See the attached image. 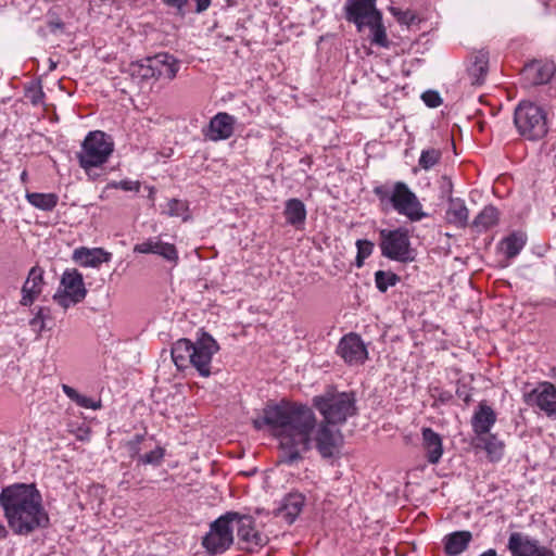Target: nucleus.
Masks as SVG:
<instances>
[{
  "instance_id": "obj_52",
  "label": "nucleus",
  "mask_w": 556,
  "mask_h": 556,
  "mask_svg": "<svg viewBox=\"0 0 556 556\" xmlns=\"http://www.w3.org/2000/svg\"><path fill=\"white\" fill-rule=\"evenodd\" d=\"M127 447H128V451H129V454H130V457L131 458H137L139 459V456H142L140 454V451H141V446L139 444H134L131 442H128L127 443Z\"/></svg>"
},
{
  "instance_id": "obj_4",
  "label": "nucleus",
  "mask_w": 556,
  "mask_h": 556,
  "mask_svg": "<svg viewBox=\"0 0 556 556\" xmlns=\"http://www.w3.org/2000/svg\"><path fill=\"white\" fill-rule=\"evenodd\" d=\"M372 193L378 198L382 208L392 207L410 222H419L428 216L416 193L404 181L376 185Z\"/></svg>"
},
{
  "instance_id": "obj_58",
  "label": "nucleus",
  "mask_w": 556,
  "mask_h": 556,
  "mask_svg": "<svg viewBox=\"0 0 556 556\" xmlns=\"http://www.w3.org/2000/svg\"><path fill=\"white\" fill-rule=\"evenodd\" d=\"M21 179L23 181H25L27 179V172L26 170H23L22 174H21Z\"/></svg>"
},
{
  "instance_id": "obj_11",
  "label": "nucleus",
  "mask_w": 556,
  "mask_h": 556,
  "mask_svg": "<svg viewBox=\"0 0 556 556\" xmlns=\"http://www.w3.org/2000/svg\"><path fill=\"white\" fill-rule=\"evenodd\" d=\"M62 290H58L53 300L63 308L80 303L87 295L83 275L76 268H67L61 277Z\"/></svg>"
},
{
  "instance_id": "obj_22",
  "label": "nucleus",
  "mask_w": 556,
  "mask_h": 556,
  "mask_svg": "<svg viewBox=\"0 0 556 556\" xmlns=\"http://www.w3.org/2000/svg\"><path fill=\"white\" fill-rule=\"evenodd\" d=\"M149 62L153 64L156 79L166 78L172 80L176 77L179 70V61L167 52L153 55Z\"/></svg>"
},
{
  "instance_id": "obj_29",
  "label": "nucleus",
  "mask_w": 556,
  "mask_h": 556,
  "mask_svg": "<svg viewBox=\"0 0 556 556\" xmlns=\"http://www.w3.org/2000/svg\"><path fill=\"white\" fill-rule=\"evenodd\" d=\"M151 60L152 56H148L142 60L131 62L126 67L125 73H127L137 84L148 81L150 79H156L153 64L149 62Z\"/></svg>"
},
{
  "instance_id": "obj_6",
  "label": "nucleus",
  "mask_w": 556,
  "mask_h": 556,
  "mask_svg": "<svg viewBox=\"0 0 556 556\" xmlns=\"http://www.w3.org/2000/svg\"><path fill=\"white\" fill-rule=\"evenodd\" d=\"M313 406L323 416V422L341 426L349 417L357 414L356 399L353 392L327 390L313 397Z\"/></svg>"
},
{
  "instance_id": "obj_34",
  "label": "nucleus",
  "mask_w": 556,
  "mask_h": 556,
  "mask_svg": "<svg viewBox=\"0 0 556 556\" xmlns=\"http://www.w3.org/2000/svg\"><path fill=\"white\" fill-rule=\"evenodd\" d=\"M555 65L554 63H545L541 64L535 62L527 67L528 72H535L532 81L535 85L547 84L555 74Z\"/></svg>"
},
{
  "instance_id": "obj_46",
  "label": "nucleus",
  "mask_w": 556,
  "mask_h": 556,
  "mask_svg": "<svg viewBox=\"0 0 556 556\" xmlns=\"http://www.w3.org/2000/svg\"><path fill=\"white\" fill-rule=\"evenodd\" d=\"M421 99L428 108L434 109L441 105L442 98L435 90H427L421 94Z\"/></svg>"
},
{
  "instance_id": "obj_7",
  "label": "nucleus",
  "mask_w": 556,
  "mask_h": 556,
  "mask_svg": "<svg viewBox=\"0 0 556 556\" xmlns=\"http://www.w3.org/2000/svg\"><path fill=\"white\" fill-rule=\"evenodd\" d=\"M514 124L518 134L530 141L544 138L548 131L545 109L531 101H521L515 108Z\"/></svg>"
},
{
  "instance_id": "obj_27",
  "label": "nucleus",
  "mask_w": 556,
  "mask_h": 556,
  "mask_svg": "<svg viewBox=\"0 0 556 556\" xmlns=\"http://www.w3.org/2000/svg\"><path fill=\"white\" fill-rule=\"evenodd\" d=\"M283 215L288 225L295 229H302L307 215L305 204L296 198L288 199L285 203Z\"/></svg>"
},
{
  "instance_id": "obj_30",
  "label": "nucleus",
  "mask_w": 556,
  "mask_h": 556,
  "mask_svg": "<svg viewBox=\"0 0 556 556\" xmlns=\"http://www.w3.org/2000/svg\"><path fill=\"white\" fill-rule=\"evenodd\" d=\"M527 242V236L521 231H515L501 241V250L507 258L516 257Z\"/></svg>"
},
{
  "instance_id": "obj_47",
  "label": "nucleus",
  "mask_w": 556,
  "mask_h": 556,
  "mask_svg": "<svg viewBox=\"0 0 556 556\" xmlns=\"http://www.w3.org/2000/svg\"><path fill=\"white\" fill-rule=\"evenodd\" d=\"M472 388L463 382L462 380H457L456 395L464 401L466 405H469L472 401L471 396Z\"/></svg>"
},
{
  "instance_id": "obj_53",
  "label": "nucleus",
  "mask_w": 556,
  "mask_h": 556,
  "mask_svg": "<svg viewBox=\"0 0 556 556\" xmlns=\"http://www.w3.org/2000/svg\"><path fill=\"white\" fill-rule=\"evenodd\" d=\"M63 392L70 397L73 402L76 401V399L79 396L80 393H78L74 388L63 384L62 386Z\"/></svg>"
},
{
  "instance_id": "obj_16",
  "label": "nucleus",
  "mask_w": 556,
  "mask_h": 556,
  "mask_svg": "<svg viewBox=\"0 0 556 556\" xmlns=\"http://www.w3.org/2000/svg\"><path fill=\"white\" fill-rule=\"evenodd\" d=\"M237 118L227 113L218 112L208 122L206 127L202 128V135L206 140L218 142L232 137Z\"/></svg>"
},
{
  "instance_id": "obj_48",
  "label": "nucleus",
  "mask_w": 556,
  "mask_h": 556,
  "mask_svg": "<svg viewBox=\"0 0 556 556\" xmlns=\"http://www.w3.org/2000/svg\"><path fill=\"white\" fill-rule=\"evenodd\" d=\"M109 187L114 189H122L124 191H135L138 192L140 190L139 181L124 179L121 181H113L109 185Z\"/></svg>"
},
{
  "instance_id": "obj_44",
  "label": "nucleus",
  "mask_w": 556,
  "mask_h": 556,
  "mask_svg": "<svg viewBox=\"0 0 556 556\" xmlns=\"http://www.w3.org/2000/svg\"><path fill=\"white\" fill-rule=\"evenodd\" d=\"M160 239L157 238H150L141 243H138L134 247V252L136 253H142V254H155L157 250Z\"/></svg>"
},
{
  "instance_id": "obj_32",
  "label": "nucleus",
  "mask_w": 556,
  "mask_h": 556,
  "mask_svg": "<svg viewBox=\"0 0 556 556\" xmlns=\"http://www.w3.org/2000/svg\"><path fill=\"white\" fill-rule=\"evenodd\" d=\"M477 446L482 447L486 452L491 462H497L503 457L504 443L495 434L480 435Z\"/></svg>"
},
{
  "instance_id": "obj_35",
  "label": "nucleus",
  "mask_w": 556,
  "mask_h": 556,
  "mask_svg": "<svg viewBox=\"0 0 556 556\" xmlns=\"http://www.w3.org/2000/svg\"><path fill=\"white\" fill-rule=\"evenodd\" d=\"M400 280V276L391 270L380 269L375 273V285L381 293H386L390 287H394Z\"/></svg>"
},
{
  "instance_id": "obj_18",
  "label": "nucleus",
  "mask_w": 556,
  "mask_h": 556,
  "mask_svg": "<svg viewBox=\"0 0 556 556\" xmlns=\"http://www.w3.org/2000/svg\"><path fill=\"white\" fill-rule=\"evenodd\" d=\"M304 505L305 496L299 492H291L282 498L280 505L274 510V515L282 518L288 525H292Z\"/></svg>"
},
{
  "instance_id": "obj_42",
  "label": "nucleus",
  "mask_w": 556,
  "mask_h": 556,
  "mask_svg": "<svg viewBox=\"0 0 556 556\" xmlns=\"http://www.w3.org/2000/svg\"><path fill=\"white\" fill-rule=\"evenodd\" d=\"M392 13L396 17L397 22L402 25L410 27L419 23V18L412 11H401L392 8Z\"/></svg>"
},
{
  "instance_id": "obj_14",
  "label": "nucleus",
  "mask_w": 556,
  "mask_h": 556,
  "mask_svg": "<svg viewBox=\"0 0 556 556\" xmlns=\"http://www.w3.org/2000/svg\"><path fill=\"white\" fill-rule=\"evenodd\" d=\"M507 549L511 556H555L551 547L541 545L538 539L522 532L509 534Z\"/></svg>"
},
{
  "instance_id": "obj_2",
  "label": "nucleus",
  "mask_w": 556,
  "mask_h": 556,
  "mask_svg": "<svg viewBox=\"0 0 556 556\" xmlns=\"http://www.w3.org/2000/svg\"><path fill=\"white\" fill-rule=\"evenodd\" d=\"M0 507L15 535L29 536L50 527V516L36 483L15 482L0 491Z\"/></svg>"
},
{
  "instance_id": "obj_31",
  "label": "nucleus",
  "mask_w": 556,
  "mask_h": 556,
  "mask_svg": "<svg viewBox=\"0 0 556 556\" xmlns=\"http://www.w3.org/2000/svg\"><path fill=\"white\" fill-rule=\"evenodd\" d=\"M500 212L493 205H486L483 210L475 217L472 227L478 232L486 231L489 228L495 226L498 223Z\"/></svg>"
},
{
  "instance_id": "obj_54",
  "label": "nucleus",
  "mask_w": 556,
  "mask_h": 556,
  "mask_svg": "<svg viewBox=\"0 0 556 556\" xmlns=\"http://www.w3.org/2000/svg\"><path fill=\"white\" fill-rule=\"evenodd\" d=\"M134 444H139L141 445L142 443H144V445L147 446V439H146V435L144 434H135V437L129 441Z\"/></svg>"
},
{
  "instance_id": "obj_40",
  "label": "nucleus",
  "mask_w": 556,
  "mask_h": 556,
  "mask_svg": "<svg viewBox=\"0 0 556 556\" xmlns=\"http://www.w3.org/2000/svg\"><path fill=\"white\" fill-rule=\"evenodd\" d=\"M25 97L30 101L33 105L40 104L45 98V92L42 91L40 83H31L25 89Z\"/></svg>"
},
{
  "instance_id": "obj_12",
  "label": "nucleus",
  "mask_w": 556,
  "mask_h": 556,
  "mask_svg": "<svg viewBox=\"0 0 556 556\" xmlns=\"http://www.w3.org/2000/svg\"><path fill=\"white\" fill-rule=\"evenodd\" d=\"M239 548L253 554L257 553L269 542L267 535L256 530L255 519L250 515H242L237 511L235 520Z\"/></svg>"
},
{
  "instance_id": "obj_24",
  "label": "nucleus",
  "mask_w": 556,
  "mask_h": 556,
  "mask_svg": "<svg viewBox=\"0 0 556 556\" xmlns=\"http://www.w3.org/2000/svg\"><path fill=\"white\" fill-rule=\"evenodd\" d=\"M422 447L429 464L435 465L443 455V443L441 435L431 428H422Z\"/></svg>"
},
{
  "instance_id": "obj_28",
  "label": "nucleus",
  "mask_w": 556,
  "mask_h": 556,
  "mask_svg": "<svg viewBox=\"0 0 556 556\" xmlns=\"http://www.w3.org/2000/svg\"><path fill=\"white\" fill-rule=\"evenodd\" d=\"M489 53L484 50L478 51L467 68L472 85H481L488 74Z\"/></svg>"
},
{
  "instance_id": "obj_49",
  "label": "nucleus",
  "mask_w": 556,
  "mask_h": 556,
  "mask_svg": "<svg viewBox=\"0 0 556 556\" xmlns=\"http://www.w3.org/2000/svg\"><path fill=\"white\" fill-rule=\"evenodd\" d=\"M357 254L367 258L371 255L374 243L366 239H358L356 241Z\"/></svg>"
},
{
  "instance_id": "obj_13",
  "label": "nucleus",
  "mask_w": 556,
  "mask_h": 556,
  "mask_svg": "<svg viewBox=\"0 0 556 556\" xmlns=\"http://www.w3.org/2000/svg\"><path fill=\"white\" fill-rule=\"evenodd\" d=\"M332 425L320 422L314 430L313 442L319 455L324 459H332L340 456L343 437L340 430H332Z\"/></svg>"
},
{
  "instance_id": "obj_39",
  "label": "nucleus",
  "mask_w": 556,
  "mask_h": 556,
  "mask_svg": "<svg viewBox=\"0 0 556 556\" xmlns=\"http://www.w3.org/2000/svg\"><path fill=\"white\" fill-rule=\"evenodd\" d=\"M155 254L162 256L164 260H166L173 264H177L178 258H179L178 251H177L176 247L172 243L163 242L161 240L159 242L157 250H156Z\"/></svg>"
},
{
  "instance_id": "obj_25",
  "label": "nucleus",
  "mask_w": 556,
  "mask_h": 556,
  "mask_svg": "<svg viewBox=\"0 0 556 556\" xmlns=\"http://www.w3.org/2000/svg\"><path fill=\"white\" fill-rule=\"evenodd\" d=\"M161 2L184 17L189 12L197 14L205 12L211 7L212 0H161Z\"/></svg>"
},
{
  "instance_id": "obj_60",
  "label": "nucleus",
  "mask_w": 556,
  "mask_h": 556,
  "mask_svg": "<svg viewBox=\"0 0 556 556\" xmlns=\"http://www.w3.org/2000/svg\"><path fill=\"white\" fill-rule=\"evenodd\" d=\"M554 377L556 378V367L553 368Z\"/></svg>"
},
{
  "instance_id": "obj_9",
  "label": "nucleus",
  "mask_w": 556,
  "mask_h": 556,
  "mask_svg": "<svg viewBox=\"0 0 556 556\" xmlns=\"http://www.w3.org/2000/svg\"><path fill=\"white\" fill-rule=\"evenodd\" d=\"M237 511H227L210 523L208 531L202 536L201 545L208 555H220L235 543V520Z\"/></svg>"
},
{
  "instance_id": "obj_33",
  "label": "nucleus",
  "mask_w": 556,
  "mask_h": 556,
  "mask_svg": "<svg viewBox=\"0 0 556 556\" xmlns=\"http://www.w3.org/2000/svg\"><path fill=\"white\" fill-rule=\"evenodd\" d=\"M26 199L38 210L50 212L52 211L59 201V197L55 193H40V192H27Z\"/></svg>"
},
{
  "instance_id": "obj_3",
  "label": "nucleus",
  "mask_w": 556,
  "mask_h": 556,
  "mask_svg": "<svg viewBox=\"0 0 556 556\" xmlns=\"http://www.w3.org/2000/svg\"><path fill=\"white\" fill-rule=\"evenodd\" d=\"M218 350L216 340L210 333L201 331L195 342L186 338L177 340L172 345L170 354L177 369L184 370L191 365L201 377H210L212 358Z\"/></svg>"
},
{
  "instance_id": "obj_15",
  "label": "nucleus",
  "mask_w": 556,
  "mask_h": 556,
  "mask_svg": "<svg viewBox=\"0 0 556 556\" xmlns=\"http://www.w3.org/2000/svg\"><path fill=\"white\" fill-rule=\"evenodd\" d=\"M336 352L350 366L362 365L368 358L366 344L361 336L355 332L343 336L337 345Z\"/></svg>"
},
{
  "instance_id": "obj_10",
  "label": "nucleus",
  "mask_w": 556,
  "mask_h": 556,
  "mask_svg": "<svg viewBox=\"0 0 556 556\" xmlns=\"http://www.w3.org/2000/svg\"><path fill=\"white\" fill-rule=\"evenodd\" d=\"M380 250L382 256L400 263H410L416 258V251L412 248L409 230L404 227L396 229H381Z\"/></svg>"
},
{
  "instance_id": "obj_17",
  "label": "nucleus",
  "mask_w": 556,
  "mask_h": 556,
  "mask_svg": "<svg viewBox=\"0 0 556 556\" xmlns=\"http://www.w3.org/2000/svg\"><path fill=\"white\" fill-rule=\"evenodd\" d=\"M527 401L536 405L547 416L553 417L556 412V388L551 382L540 383L538 388L527 394Z\"/></svg>"
},
{
  "instance_id": "obj_51",
  "label": "nucleus",
  "mask_w": 556,
  "mask_h": 556,
  "mask_svg": "<svg viewBox=\"0 0 556 556\" xmlns=\"http://www.w3.org/2000/svg\"><path fill=\"white\" fill-rule=\"evenodd\" d=\"M75 403L84 408L99 409L101 407V401H94L83 394H79Z\"/></svg>"
},
{
  "instance_id": "obj_55",
  "label": "nucleus",
  "mask_w": 556,
  "mask_h": 556,
  "mask_svg": "<svg viewBox=\"0 0 556 556\" xmlns=\"http://www.w3.org/2000/svg\"><path fill=\"white\" fill-rule=\"evenodd\" d=\"M10 529L0 520V541L5 540L9 536Z\"/></svg>"
},
{
  "instance_id": "obj_26",
  "label": "nucleus",
  "mask_w": 556,
  "mask_h": 556,
  "mask_svg": "<svg viewBox=\"0 0 556 556\" xmlns=\"http://www.w3.org/2000/svg\"><path fill=\"white\" fill-rule=\"evenodd\" d=\"M445 212V219L450 225L456 228H466L468 226L469 211L465 201L460 198L451 199Z\"/></svg>"
},
{
  "instance_id": "obj_57",
  "label": "nucleus",
  "mask_w": 556,
  "mask_h": 556,
  "mask_svg": "<svg viewBox=\"0 0 556 556\" xmlns=\"http://www.w3.org/2000/svg\"><path fill=\"white\" fill-rule=\"evenodd\" d=\"M479 556H497V552L494 548H489Z\"/></svg>"
},
{
  "instance_id": "obj_56",
  "label": "nucleus",
  "mask_w": 556,
  "mask_h": 556,
  "mask_svg": "<svg viewBox=\"0 0 556 556\" xmlns=\"http://www.w3.org/2000/svg\"><path fill=\"white\" fill-rule=\"evenodd\" d=\"M365 260H366L365 257H363V256H361V255H358V254H357V255H356V258H355V266H356L357 268L363 267V266H364V262H365Z\"/></svg>"
},
{
  "instance_id": "obj_59",
  "label": "nucleus",
  "mask_w": 556,
  "mask_h": 556,
  "mask_svg": "<svg viewBox=\"0 0 556 556\" xmlns=\"http://www.w3.org/2000/svg\"><path fill=\"white\" fill-rule=\"evenodd\" d=\"M50 68H51V70L55 68V63L51 62V63H50Z\"/></svg>"
},
{
  "instance_id": "obj_20",
  "label": "nucleus",
  "mask_w": 556,
  "mask_h": 556,
  "mask_svg": "<svg viewBox=\"0 0 556 556\" xmlns=\"http://www.w3.org/2000/svg\"><path fill=\"white\" fill-rule=\"evenodd\" d=\"M112 258V254L102 248H85L80 247L74 250L73 260L84 267H99L102 263H108Z\"/></svg>"
},
{
  "instance_id": "obj_38",
  "label": "nucleus",
  "mask_w": 556,
  "mask_h": 556,
  "mask_svg": "<svg viewBox=\"0 0 556 556\" xmlns=\"http://www.w3.org/2000/svg\"><path fill=\"white\" fill-rule=\"evenodd\" d=\"M165 456V448L162 446H156L150 452L139 456L138 463L143 465H152L160 466Z\"/></svg>"
},
{
  "instance_id": "obj_37",
  "label": "nucleus",
  "mask_w": 556,
  "mask_h": 556,
  "mask_svg": "<svg viewBox=\"0 0 556 556\" xmlns=\"http://www.w3.org/2000/svg\"><path fill=\"white\" fill-rule=\"evenodd\" d=\"M189 206L187 202L178 200V199H172L167 203V211L165 213L170 217H181L184 222H187L189 216Z\"/></svg>"
},
{
  "instance_id": "obj_8",
  "label": "nucleus",
  "mask_w": 556,
  "mask_h": 556,
  "mask_svg": "<svg viewBox=\"0 0 556 556\" xmlns=\"http://www.w3.org/2000/svg\"><path fill=\"white\" fill-rule=\"evenodd\" d=\"M113 151L114 141L110 135L101 130L89 131L77 153L79 166L89 174L91 168L106 163Z\"/></svg>"
},
{
  "instance_id": "obj_21",
  "label": "nucleus",
  "mask_w": 556,
  "mask_h": 556,
  "mask_svg": "<svg viewBox=\"0 0 556 556\" xmlns=\"http://www.w3.org/2000/svg\"><path fill=\"white\" fill-rule=\"evenodd\" d=\"M472 533L468 530L451 532L442 539L443 551L446 556H459L470 545Z\"/></svg>"
},
{
  "instance_id": "obj_19",
  "label": "nucleus",
  "mask_w": 556,
  "mask_h": 556,
  "mask_svg": "<svg viewBox=\"0 0 556 556\" xmlns=\"http://www.w3.org/2000/svg\"><path fill=\"white\" fill-rule=\"evenodd\" d=\"M43 269L39 266L30 268L27 279L22 287V299L20 301L23 306H30L42 292L45 285Z\"/></svg>"
},
{
  "instance_id": "obj_45",
  "label": "nucleus",
  "mask_w": 556,
  "mask_h": 556,
  "mask_svg": "<svg viewBox=\"0 0 556 556\" xmlns=\"http://www.w3.org/2000/svg\"><path fill=\"white\" fill-rule=\"evenodd\" d=\"M49 314V309L46 307H38L35 316L29 320V325L41 332L45 329V319Z\"/></svg>"
},
{
  "instance_id": "obj_41",
  "label": "nucleus",
  "mask_w": 556,
  "mask_h": 556,
  "mask_svg": "<svg viewBox=\"0 0 556 556\" xmlns=\"http://www.w3.org/2000/svg\"><path fill=\"white\" fill-rule=\"evenodd\" d=\"M430 396L434 400V404L440 403L441 405H446L452 402L454 399V395L451 391L443 390L439 387H431L430 390Z\"/></svg>"
},
{
  "instance_id": "obj_1",
  "label": "nucleus",
  "mask_w": 556,
  "mask_h": 556,
  "mask_svg": "<svg viewBox=\"0 0 556 556\" xmlns=\"http://www.w3.org/2000/svg\"><path fill=\"white\" fill-rule=\"evenodd\" d=\"M252 425L255 430L267 427L277 431L280 446L279 463L293 466L312 448L317 419L307 405L281 400L278 403H268L263 408V416L254 418Z\"/></svg>"
},
{
  "instance_id": "obj_23",
  "label": "nucleus",
  "mask_w": 556,
  "mask_h": 556,
  "mask_svg": "<svg viewBox=\"0 0 556 556\" xmlns=\"http://www.w3.org/2000/svg\"><path fill=\"white\" fill-rule=\"evenodd\" d=\"M496 422V414L493 408L485 403H480L471 418L473 432L480 437L488 434Z\"/></svg>"
},
{
  "instance_id": "obj_43",
  "label": "nucleus",
  "mask_w": 556,
  "mask_h": 556,
  "mask_svg": "<svg viewBox=\"0 0 556 556\" xmlns=\"http://www.w3.org/2000/svg\"><path fill=\"white\" fill-rule=\"evenodd\" d=\"M439 192H440V199L450 201L451 199H454L452 197L453 193V182L452 179L443 175L439 180Z\"/></svg>"
},
{
  "instance_id": "obj_36",
  "label": "nucleus",
  "mask_w": 556,
  "mask_h": 556,
  "mask_svg": "<svg viewBox=\"0 0 556 556\" xmlns=\"http://www.w3.org/2000/svg\"><path fill=\"white\" fill-rule=\"evenodd\" d=\"M441 157L442 152L439 149L429 148L421 151L418 164L422 169L429 170L441 161Z\"/></svg>"
},
{
  "instance_id": "obj_50",
  "label": "nucleus",
  "mask_w": 556,
  "mask_h": 556,
  "mask_svg": "<svg viewBox=\"0 0 556 556\" xmlns=\"http://www.w3.org/2000/svg\"><path fill=\"white\" fill-rule=\"evenodd\" d=\"M50 20L48 21V27L50 28L51 33H55L56 30H63L65 27V24L61 21V18L58 16L55 12L52 10L48 11L47 14Z\"/></svg>"
},
{
  "instance_id": "obj_5",
  "label": "nucleus",
  "mask_w": 556,
  "mask_h": 556,
  "mask_svg": "<svg viewBox=\"0 0 556 556\" xmlns=\"http://www.w3.org/2000/svg\"><path fill=\"white\" fill-rule=\"evenodd\" d=\"M377 0H346L344 4V17L356 26L358 33L369 29L372 45L388 48L386 27L382 23V13L376 7Z\"/></svg>"
}]
</instances>
